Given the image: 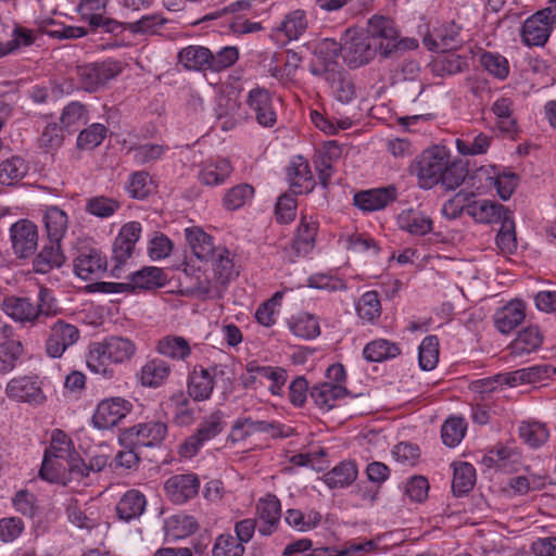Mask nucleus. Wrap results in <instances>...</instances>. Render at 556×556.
Returning a JSON list of instances; mask_svg holds the SVG:
<instances>
[{
  "mask_svg": "<svg viewBox=\"0 0 556 556\" xmlns=\"http://www.w3.org/2000/svg\"><path fill=\"white\" fill-rule=\"evenodd\" d=\"M491 143V137L483 132L475 136H465L455 141L456 150L462 155H480L486 153Z\"/></svg>",
  "mask_w": 556,
  "mask_h": 556,
  "instance_id": "864d4df0",
  "label": "nucleus"
},
{
  "mask_svg": "<svg viewBox=\"0 0 556 556\" xmlns=\"http://www.w3.org/2000/svg\"><path fill=\"white\" fill-rule=\"evenodd\" d=\"M256 515L261 520L257 530L263 536L271 535L278 528L281 518V504L274 494H267L256 504Z\"/></svg>",
  "mask_w": 556,
  "mask_h": 556,
  "instance_id": "4be33fe9",
  "label": "nucleus"
},
{
  "mask_svg": "<svg viewBox=\"0 0 556 556\" xmlns=\"http://www.w3.org/2000/svg\"><path fill=\"white\" fill-rule=\"evenodd\" d=\"M286 522L301 532L315 529L321 521V515L315 509L302 511L300 509H288L285 516Z\"/></svg>",
  "mask_w": 556,
  "mask_h": 556,
  "instance_id": "603ef678",
  "label": "nucleus"
},
{
  "mask_svg": "<svg viewBox=\"0 0 556 556\" xmlns=\"http://www.w3.org/2000/svg\"><path fill=\"white\" fill-rule=\"evenodd\" d=\"M105 269V256L97 249L80 250L74 258V271L83 280L99 278Z\"/></svg>",
  "mask_w": 556,
  "mask_h": 556,
  "instance_id": "412c9836",
  "label": "nucleus"
},
{
  "mask_svg": "<svg viewBox=\"0 0 556 556\" xmlns=\"http://www.w3.org/2000/svg\"><path fill=\"white\" fill-rule=\"evenodd\" d=\"M7 397L15 403H25L30 406H41L47 401L43 382L37 375L16 376L5 386Z\"/></svg>",
  "mask_w": 556,
  "mask_h": 556,
  "instance_id": "1a4fd4ad",
  "label": "nucleus"
},
{
  "mask_svg": "<svg viewBox=\"0 0 556 556\" xmlns=\"http://www.w3.org/2000/svg\"><path fill=\"white\" fill-rule=\"evenodd\" d=\"M80 333L76 326L58 319L50 327L45 348L48 356L60 358L67 349L79 340Z\"/></svg>",
  "mask_w": 556,
  "mask_h": 556,
  "instance_id": "f8f14e48",
  "label": "nucleus"
},
{
  "mask_svg": "<svg viewBox=\"0 0 556 556\" xmlns=\"http://www.w3.org/2000/svg\"><path fill=\"white\" fill-rule=\"evenodd\" d=\"M172 374V366L164 359L154 357L148 359L137 374L139 383L149 389L163 387Z\"/></svg>",
  "mask_w": 556,
  "mask_h": 556,
  "instance_id": "393cba45",
  "label": "nucleus"
},
{
  "mask_svg": "<svg viewBox=\"0 0 556 556\" xmlns=\"http://www.w3.org/2000/svg\"><path fill=\"white\" fill-rule=\"evenodd\" d=\"M526 318V304L520 300L509 301L498 308L494 316L495 328L504 334L511 332Z\"/></svg>",
  "mask_w": 556,
  "mask_h": 556,
  "instance_id": "bb28decb",
  "label": "nucleus"
},
{
  "mask_svg": "<svg viewBox=\"0 0 556 556\" xmlns=\"http://www.w3.org/2000/svg\"><path fill=\"white\" fill-rule=\"evenodd\" d=\"M417 178L419 188L429 190L437 185L455 190L465 179V170L451 160L450 151L443 146L426 149L409 166Z\"/></svg>",
  "mask_w": 556,
  "mask_h": 556,
  "instance_id": "f257e3e1",
  "label": "nucleus"
},
{
  "mask_svg": "<svg viewBox=\"0 0 556 556\" xmlns=\"http://www.w3.org/2000/svg\"><path fill=\"white\" fill-rule=\"evenodd\" d=\"M397 226L413 236H425L432 231L433 222L418 208L403 210L396 217Z\"/></svg>",
  "mask_w": 556,
  "mask_h": 556,
  "instance_id": "c756f323",
  "label": "nucleus"
},
{
  "mask_svg": "<svg viewBox=\"0 0 556 556\" xmlns=\"http://www.w3.org/2000/svg\"><path fill=\"white\" fill-rule=\"evenodd\" d=\"M308 21L304 10H293L285 15L274 28L277 35H282L288 41L299 39L307 29Z\"/></svg>",
  "mask_w": 556,
  "mask_h": 556,
  "instance_id": "e433bc0d",
  "label": "nucleus"
},
{
  "mask_svg": "<svg viewBox=\"0 0 556 556\" xmlns=\"http://www.w3.org/2000/svg\"><path fill=\"white\" fill-rule=\"evenodd\" d=\"M556 25V0L529 16L521 27V39L526 46H544Z\"/></svg>",
  "mask_w": 556,
  "mask_h": 556,
  "instance_id": "6e6552de",
  "label": "nucleus"
},
{
  "mask_svg": "<svg viewBox=\"0 0 556 556\" xmlns=\"http://www.w3.org/2000/svg\"><path fill=\"white\" fill-rule=\"evenodd\" d=\"M167 434V424L162 420H150L128 429L121 441H128L134 447H153L160 445Z\"/></svg>",
  "mask_w": 556,
  "mask_h": 556,
  "instance_id": "ddd939ff",
  "label": "nucleus"
},
{
  "mask_svg": "<svg viewBox=\"0 0 556 556\" xmlns=\"http://www.w3.org/2000/svg\"><path fill=\"white\" fill-rule=\"evenodd\" d=\"M155 350L173 361L185 362L191 355L189 342L180 336H166L159 340Z\"/></svg>",
  "mask_w": 556,
  "mask_h": 556,
  "instance_id": "37998d69",
  "label": "nucleus"
},
{
  "mask_svg": "<svg viewBox=\"0 0 556 556\" xmlns=\"http://www.w3.org/2000/svg\"><path fill=\"white\" fill-rule=\"evenodd\" d=\"M64 255L61 251L60 242H49L33 262V268L36 273L46 274L54 267H61L64 263Z\"/></svg>",
  "mask_w": 556,
  "mask_h": 556,
  "instance_id": "a18cd8bd",
  "label": "nucleus"
},
{
  "mask_svg": "<svg viewBox=\"0 0 556 556\" xmlns=\"http://www.w3.org/2000/svg\"><path fill=\"white\" fill-rule=\"evenodd\" d=\"M255 433H269L274 438L288 435L280 422L255 420L250 416L238 417L231 427V435L236 440H243Z\"/></svg>",
  "mask_w": 556,
  "mask_h": 556,
  "instance_id": "6ab92c4d",
  "label": "nucleus"
},
{
  "mask_svg": "<svg viewBox=\"0 0 556 556\" xmlns=\"http://www.w3.org/2000/svg\"><path fill=\"white\" fill-rule=\"evenodd\" d=\"M12 249L21 258L29 257L38 245L37 226L27 219H20L10 228Z\"/></svg>",
  "mask_w": 556,
  "mask_h": 556,
  "instance_id": "dca6fc26",
  "label": "nucleus"
},
{
  "mask_svg": "<svg viewBox=\"0 0 556 556\" xmlns=\"http://www.w3.org/2000/svg\"><path fill=\"white\" fill-rule=\"evenodd\" d=\"M289 330L298 338L313 340L320 334L318 318L307 312H300L288 319Z\"/></svg>",
  "mask_w": 556,
  "mask_h": 556,
  "instance_id": "58836bf2",
  "label": "nucleus"
},
{
  "mask_svg": "<svg viewBox=\"0 0 556 556\" xmlns=\"http://www.w3.org/2000/svg\"><path fill=\"white\" fill-rule=\"evenodd\" d=\"M288 180L293 193L303 194L313 191L315 180L308 162L301 155L291 159L287 169Z\"/></svg>",
  "mask_w": 556,
  "mask_h": 556,
  "instance_id": "b1692460",
  "label": "nucleus"
},
{
  "mask_svg": "<svg viewBox=\"0 0 556 556\" xmlns=\"http://www.w3.org/2000/svg\"><path fill=\"white\" fill-rule=\"evenodd\" d=\"M247 371L249 374L257 372L262 377L268 380H273V384L268 387L269 392L273 395H282L283 387L288 378V374L285 368L273 366H258L254 363H249L247 365Z\"/></svg>",
  "mask_w": 556,
  "mask_h": 556,
  "instance_id": "8fccbe9b",
  "label": "nucleus"
},
{
  "mask_svg": "<svg viewBox=\"0 0 556 556\" xmlns=\"http://www.w3.org/2000/svg\"><path fill=\"white\" fill-rule=\"evenodd\" d=\"M185 237L193 254L201 261H208L217 251L213 237L200 227L186 228Z\"/></svg>",
  "mask_w": 556,
  "mask_h": 556,
  "instance_id": "c9c22d12",
  "label": "nucleus"
},
{
  "mask_svg": "<svg viewBox=\"0 0 556 556\" xmlns=\"http://www.w3.org/2000/svg\"><path fill=\"white\" fill-rule=\"evenodd\" d=\"M2 308L15 321L30 325L43 323V318L58 313L52 292L43 287L39 289L36 301L30 298L11 296L2 302Z\"/></svg>",
  "mask_w": 556,
  "mask_h": 556,
  "instance_id": "39448f33",
  "label": "nucleus"
},
{
  "mask_svg": "<svg viewBox=\"0 0 556 556\" xmlns=\"http://www.w3.org/2000/svg\"><path fill=\"white\" fill-rule=\"evenodd\" d=\"M211 51L202 46H188L178 53V63L189 71L210 70Z\"/></svg>",
  "mask_w": 556,
  "mask_h": 556,
  "instance_id": "c03bdc74",
  "label": "nucleus"
},
{
  "mask_svg": "<svg viewBox=\"0 0 556 556\" xmlns=\"http://www.w3.org/2000/svg\"><path fill=\"white\" fill-rule=\"evenodd\" d=\"M476 484V469L466 462L454 465L452 491L456 496L467 494Z\"/></svg>",
  "mask_w": 556,
  "mask_h": 556,
  "instance_id": "09e8293b",
  "label": "nucleus"
},
{
  "mask_svg": "<svg viewBox=\"0 0 556 556\" xmlns=\"http://www.w3.org/2000/svg\"><path fill=\"white\" fill-rule=\"evenodd\" d=\"M378 54L369 37L363 30L349 28L341 42V58L350 68L369 64Z\"/></svg>",
  "mask_w": 556,
  "mask_h": 556,
  "instance_id": "0eeeda50",
  "label": "nucleus"
},
{
  "mask_svg": "<svg viewBox=\"0 0 556 556\" xmlns=\"http://www.w3.org/2000/svg\"><path fill=\"white\" fill-rule=\"evenodd\" d=\"M79 454L75 450L72 438L61 429L51 433L50 445L46 448L39 476L51 483L66 485L71 473L79 477L81 468L78 467Z\"/></svg>",
  "mask_w": 556,
  "mask_h": 556,
  "instance_id": "f03ea898",
  "label": "nucleus"
},
{
  "mask_svg": "<svg viewBox=\"0 0 556 556\" xmlns=\"http://www.w3.org/2000/svg\"><path fill=\"white\" fill-rule=\"evenodd\" d=\"M132 409V404L121 396L104 399L97 405L92 415V424L97 429L106 430L115 427Z\"/></svg>",
  "mask_w": 556,
  "mask_h": 556,
  "instance_id": "9b49d317",
  "label": "nucleus"
},
{
  "mask_svg": "<svg viewBox=\"0 0 556 556\" xmlns=\"http://www.w3.org/2000/svg\"><path fill=\"white\" fill-rule=\"evenodd\" d=\"M27 173V165L18 156L0 163V185L11 186L21 180Z\"/></svg>",
  "mask_w": 556,
  "mask_h": 556,
  "instance_id": "13d9d810",
  "label": "nucleus"
},
{
  "mask_svg": "<svg viewBox=\"0 0 556 556\" xmlns=\"http://www.w3.org/2000/svg\"><path fill=\"white\" fill-rule=\"evenodd\" d=\"M147 498L138 490H128L118 501L116 513L121 520L130 521L139 518L146 510Z\"/></svg>",
  "mask_w": 556,
  "mask_h": 556,
  "instance_id": "f704fd0d",
  "label": "nucleus"
},
{
  "mask_svg": "<svg viewBox=\"0 0 556 556\" xmlns=\"http://www.w3.org/2000/svg\"><path fill=\"white\" fill-rule=\"evenodd\" d=\"M282 298L283 292L277 291L269 300L262 303L255 312L256 321L265 327L274 326L279 314Z\"/></svg>",
  "mask_w": 556,
  "mask_h": 556,
  "instance_id": "052dcab7",
  "label": "nucleus"
},
{
  "mask_svg": "<svg viewBox=\"0 0 556 556\" xmlns=\"http://www.w3.org/2000/svg\"><path fill=\"white\" fill-rule=\"evenodd\" d=\"M22 351L21 342L13 339L12 327L0 324V374H7L16 366Z\"/></svg>",
  "mask_w": 556,
  "mask_h": 556,
  "instance_id": "a878e982",
  "label": "nucleus"
},
{
  "mask_svg": "<svg viewBox=\"0 0 556 556\" xmlns=\"http://www.w3.org/2000/svg\"><path fill=\"white\" fill-rule=\"evenodd\" d=\"M231 172L232 166L227 159H211L200 166L198 180L207 187L220 186L226 182Z\"/></svg>",
  "mask_w": 556,
  "mask_h": 556,
  "instance_id": "cd10ccee",
  "label": "nucleus"
},
{
  "mask_svg": "<svg viewBox=\"0 0 556 556\" xmlns=\"http://www.w3.org/2000/svg\"><path fill=\"white\" fill-rule=\"evenodd\" d=\"M482 67L495 78L503 80L509 74L508 60L497 52H484L480 56Z\"/></svg>",
  "mask_w": 556,
  "mask_h": 556,
  "instance_id": "69168bd1",
  "label": "nucleus"
},
{
  "mask_svg": "<svg viewBox=\"0 0 556 556\" xmlns=\"http://www.w3.org/2000/svg\"><path fill=\"white\" fill-rule=\"evenodd\" d=\"M200 479L195 473H179L164 483L166 497L174 504H185L199 493Z\"/></svg>",
  "mask_w": 556,
  "mask_h": 556,
  "instance_id": "f3484780",
  "label": "nucleus"
},
{
  "mask_svg": "<svg viewBox=\"0 0 556 556\" xmlns=\"http://www.w3.org/2000/svg\"><path fill=\"white\" fill-rule=\"evenodd\" d=\"M364 33L369 37V41L372 42L381 59H390L419 47V42L415 38H400L394 21L383 15L371 16Z\"/></svg>",
  "mask_w": 556,
  "mask_h": 556,
  "instance_id": "20e7f679",
  "label": "nucleus"
},
{
  "mask_svg": "<svg viewBox=\"0 0 556 556\" xmlns=\"http://www.w3.org/2000/svg\"><path fill=\"white\" fill-rule=\"evenodd\" d=\"M543 342V334L536 326H529L517 333V337L508 345L514 357H526L536 352Z\"/></svg>",
  "mask_w": 556,
  "mask_h": 556,
  "instance_id": "c85d7f7f",
  "label": "nucleus"
},
{
  "mask_svg": "<svg viewBox=\"0 0 556 556\" xmlns=\"http://www.w3.org/2000/svg\"><path fill=\"white\" fill-rule=\"evenodd\" d=\"M141 230V224L138 222H129L122 226L113 243L112 258L116 262V266L123 265L131 257Z\"/></svg>",
  "mask_w": 556,
  "mask_h": 556,
  "instance_id": "aec40b11",
  "label": "nucleus"
},
{
  "mask_svg": "<svg viewBox=\"0 0 556 556\" xmlns=\"http://www.w3.org/2000/svg\"><path fill=\"white\" fill-rule=\"evenodd\" d=\"M118 73L119 68L113 62L91 63L77 67L81 88L89 92L98 90Z\"/></svg>",
  "mask_w": 556,
  "mask_h": 556,
  "instance_id": "4468645a",
  "label": "nucleus"
},
{
  "mask_svg": "<svg viewBox=\"0 0 556 556\" xmlns=\"http://www.w3.org/2000/svg\"><path fill=\"white\" fill-rule=\"evenodd\" d=\"M168 150L166 144L146 142L131 147L130 153L137 165H152L162 160Z\"/></svg>",
  "mask_w": 556,
  "mask_h": 556,
  "instance_id": "de8ad7c7",
  "label": "nucleus"
},
{
  "mask_svg": "<svg viewBox=\"0 0 556 556\" xmlns=\"http://www.w3.org/2000/svg\"><path fill=\"white\" fill-rule=\"evenodd\" d=\"M311 73L321 77L329 85L332 94L338 101L350 103L356 97L354 81L344 71L313 66Z\"/></svg>",
  "mask_w": 556,
  "mask_h": 556,
  "instance_id": "2eb2a0df",
  "label": "nucleus"
},
{
  "mask_svg": "<svg viewBox=\"0 0 556 556\" xmlns=\"http://www.w3.org/2000/svg\"><path fill=\"white\" fill-rule=\"evenodd\" d=\"M167 275L159 267H143L129 275V283L132 289L152 290L161 288L167 282Z\"/></svg>",
  "mask_w": 556,
  "mask_h": 556,
  "instance_id": "79ce46f5",
  "label": "nucleus"
},
{
  "mask_svg": "<svg viewBox=\"0 0 556 556\" xmlns=\"http://www.w3.org/2000/svg\"><path fill=\"white\" fill-rule=\"evenodd\" d=\"M358 470L354 462L343 460L336 465L323 477L330 489H341L351 485L357 478Z\"/></svg>",
  "mask_w": 556,
  "mask_h": 556,
  "instance_id": "a19ab883",
  "label": "nucleus"
},
{
  "mask_svg": "<svg viewBox=\"0 0 556 556\" xmlns=\"http://www.w3.org/2000/svg\"><path fill=\"white\" fill-rule=\"evenodd\" d=\"M33 30L16 26L11 35V39L0 43V58L14 53L22 47H29L35 42Z\"/></svg>",
  "mask_w": 556,
  "mask_h": 556,
  "instance_id": "e2e57ef3",
  "label": "nucleus"
},
{
  "mask_svg": "<svg viewBox=\"0 0 556 556\" xmlns=\"http://www.w3.org/2000/svg\"><path fill=\"white\" fill-rule=\"evenodd\" d=\"M519 435L532 448L542 446L549 438L546 425L536 420H526L519 426Z\"/></svg>",
  "mask_w": 556,
  "mask_h": 556,
  "instance_id": "3c124183",
  "label": "nucleus"
},
{
  "mask_svg": "<svg viewBox=\"0 0 556 556\" xmlns=\"http://www.w3.org/2000/svg\"><path fill=\"white\" fill-rule=\"evenodd\" d=\"M65 513L67 520L79 529L91 530L99 523L94 507L74 497L67 501Z\"/></svg>",
  "mask_w": 556,
  "mask_h": 556,
  "instance_id": "2f4dec72",
  "label": "nucleus"
},
{
  "mask_svg": "<svg viewBox=\"0 0 556 556\" xmlns=\"http://www.w3.org/2000/svg\"><path fill=\"white\" fill-rule=\"evenodd\" d=\"M401 352L397 343L387 339H376L364 346L363 357L369 363H382L397 357Z\"/></svg>",
  "mask_w": 556,
  "mask_h": 556,
  "instance_id": "ea45409f",
  "label": "nucleus"
},
{
  "mask_svg": "<svg viewBox=\"0 0 556 556\" xmlns=\"http://www.w3.org/2000/svg\"><path fill=\"white\" fill-rule=\"evenodd\" d=\"M207 262H211L213 275L226 286L239 274L230 251L225 247L218 245L217 251L212 257H208Z\"/></svg>",
  "mask_w": 556,
  "mask_h": 556,
  "instance_id": "4c0bfd02",
  "label": "nucleus"
},
{
  "mask_svg": "<svg viewBox=\"0 0 556 556\" xmlns=\"http://www.w3.org/2000/svg\"><path fill=\"white\" fill-rule=\"evenodd\" d=\"M355 308L358 317L364 321H375L381 315V304L378 292H365L357 301Z\"/></svg>",
  "mask_w": 556,
  "mask_h": 556,
  "instance_id": "4d7b16f0",
  "label": "nucleus"
},
{
  "mask_svg": "<svg viewBox=\"0 0 556 556\" xmlns=\"http://www.w3.org/2000/svg\"><path fill=\"white\" fill-rule=\"evenodd\" d=\"M496 247L503 254H513L517 249L515 222L513 214L504 217L495 239Z\"/></svg>",
  "mask_w": 556,
  "mask_h": 556,
  "instance_id": "680f3d73",
  "label": "nucleus"
},
{
  "mask_svg": "<svg viewBox=\"0 0 556 556\" xmlns=\"http://www.w3.org/2000/svg\"><path fill=\"white\" fill-rule=\"evenodd\" d=\"M248 111L255 122L264 128H273L278 121L274 93L264 87L252 88L245 97Z\"/></svg>",
  "mask_w": 556,
  "mask_h": 556,
  "instance_id": "9d476101",
  "label": "nucleus"
},
{
  "mask_svg": "<svg viewBox=\"0 0 556 556\" xmlns=\"http://www.w3.org/2000/svg\"><path fill=\"white\" fill-rule=\"evenodd\" d=\"M43 222L49 241L61 242L67 230V215L56 206H50L46 210Z\"/></svg>",
  "mask_w": 556,
  "mask_h": 556,
  "instance_id": "49530a36",
  "label": "nucleus"
},
{
  "mask_svg": "<svg viewBox=\"0 0 556 556\" xmlns=\"http://www.w3.org/2000/svg\"><path fill=\"white\" fill-rule=\"evenodd\" d=\"M224 427L223 412L215 410L200 422L195 433L206 443L216 438L224 430Z\"/></svg>",
  "mask_w": 556,
  "mask_h": 556,
  "instance_id": "338daca9",
  "label": "nucleus"
},
{
  "mask_svg": "<svg viewBox=\"0 0 556 556\" xmlns=\"http://www.w3.org/2000/svg\"><path fill=\"white\" fill-rule=\"evenodd\" d=\"M109 0H80L77 5V12L83 21L87 22L92 28L109 29L112 20L105 17Z\"/></svg>",
  "mask_w": 556,
  "mask_h": 556,
  "instance_id": "473e14b6",
  "label": "nucleus"
},
{
  "mask_svg": "<svg viewBox=\"0 0 556 556\" xmlns=\"http://www.w3.org/2000/svg\"><path fill=\"white\" fill-rule=\"evenodd\" d=\"M467 211L476 222L482 224L502 223L504 217L513 214L504 205L489 200L475 201Z\"/></svg>",
  "mask_w": 556,
  "mask_h": 556,
  "instance_id": "7c9ffc66",
  "label": "nucleus"
},
{
  "mask_svg": "<svg viewBox=\"0 0 556 556\" xmlns=\"http://www.w3.org/2000/svg\"><path fill=\"white\" fill-rule=\"evenodd\" d=\"M397 190L394 186L369 189L357 192L354 195V204L363 212H375L383 210L388 204L395 201Z\"/></svg>",
  "mask_w": 556,
  "mask_h": 556,
  "instance_id": "5701e85b",
  "label": "nucleus"
},
{
  "mask_svg": "<svg viewBox=\"0 0 556 556\" xmlns=\"http://www.w3.org/2000/svg\"><path fill=\"white\" fill-rule=\"evenodd\" d=\"M439 361V340L435 336H427L418 348V362L422 370L435 368Z\"/></svg>",
  "mask_w": 556,
  "mask_h": 556,
  "instance_id": "bf43d9fd",
  "label": "nucleus"
},
{
  "mask_svg": "<svg viewBox=\"0 0 556 556\" xmlns=\"http://www.w3.org/2000/svg\"><path fill=\"white\" fill-rule=\"evenodd\" d=\"M244 553L245 546L230 533L217 535L212 547V556H243Z\"/></svg>",
  "mask_w": 556,
  "mask_h": 556,
  "instance_id": "0e129e2a",
  "label": "nucleus"
},
{
  "mask_svg": "<svg viewBox=\"0 0 556 556\" xmlns=\"http://www.w3.org/2000/svg\"><path fill=\"white\" fill-rule=\"evenodd\" d=\"M319 222L313 214H301L298 228L292 239L291 249L295 256L309 255L316 245Z\"/></svg>",
  "mask_w": 556,
  "mask_h": 556,
  "instance_id": "a211bd4d",
  "label": "nucleus"
},
{
  "mask_svg": "<svg viewBox=\"0 0 556 556\" xmlns=\"http://www.w3.org/2000/svg\"><path fill=\"white\" fill-rule=\"evenodd\" d=\"M229 368L225 364H213L205 368L195 365L188 375L187 389L194 401H206L211 397L215 383L219 380H230Z\"/></svg>",
  "mask_w": 556,
  "mask_h": 556,
  "instance_id": "423d86ee",
  "label": "nucleus"
},
{
  "mask_svg": "<svg viewBox=\"0 0 556 556\" xmlns=\"http://www.w3.org/2000/svg\"><path fill=\"white\" fill-rule=\"evenodd\" d=\"M121 207V203L109 197L96 195L87 199L85 211L99 218H109L113 216Z\"/></svg>",
  "mask_w": 556,
  "mask_h": 556,
  "instance_id": "6e6d98bb",
  "label": "nucleus"
},
{
  "mask_svg": "<svg viewBox=\"0 0 556 556\" xmlns=\"http://www.w3.org/2000/svg\"><path fill=\"white\" fill-rule=\"evenodd\" d=\"M136 352L137 345L129 338L110 336L90 345L86 361L87 367L93 374L112 379L115 371L111 364H125L135 356Z\"/></svg>",
  "mask_w": 556,
  "mask_h": 556,
  "instance_id": "7ed1b4c3",
  "label": "nucleus"
},
{
  "mask_svg": "<svg viewBox=\"0 0 556 556\" xmlns=\"http://www.w3.org/2000/svg\"><path fill=\"white\" fill-rule=\"evenodd\" d=\"M467 431V422L463 417H450L441 427V438L448 447L457 446Z\"/></svg>",
  "mask_w": 556,
  "mask_h": 556,
  "instance_id": "5fc2aeb1",
  "label": "nucleus"
},
{
  "mask_svg": "<svg viewBox=\"0 0 556 556\" xmlns=\"http://www.w3.org/2000/svg\"><path fill=\"white\" fill-rule=\"evenodd\" d=\"M313 402L323 410H330L336 402L348 395L346 386H332L330 382L315 384L309 391Z\"/></svg>",
  "mask_w": 556,
  "mask_h": 556,
  "instance_id": "72a5a7b5",
  "label": "nucleus"
},
{
  "mask_svg": "<svg viewBox=\"0 0 556 556\" xmlns=\"http://www.w3.org/2000/svg\"><path fill=\"white\" fill-rule=\"evenodd\" d=\"M106 132L108 128L103 124H91L88 128L79 132L77 147L84 150H92L102 143L106 137Z\"/></svg>",
  "mask_w": 556,
  "mask_h": 556,
  "instance_id": "774afa93",
  "label": "nucleus"
}]
</instances>
